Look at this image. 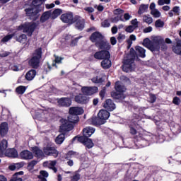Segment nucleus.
<instances>
[{
  "label": "nucleus",
  "instance_id": "f257e3e1",
  "mask_svg": "<svg viewBox=\"0 0 181 181\" xmlns=\"http://www.w3.org/2000/svg\"><path fill=\"white\" fill-rule=\"evenodd\" d=\"M90 40L93 43H95V46L100 49L110 50L111 45L110 42L104 40V37L98 32L93 33L90 36Z\"/></svg>",
  "mask_w": 181,
  "mask_h": 181
},
{
  "label": "nucleus",
  "instance_id": "f03ea898",
  "mask_svg": "<svg viewBox=\"0 0 181 181\" xmlns=\"http://www.w3.org/2000/svg\"><path fill=\"white\" fill-rule=\"evenodd\" d=\"M78 122V116L76 115L70 114L68 117V119H62L61 126L59 127L60 132H64L66 131H71L73 129V124Z\"/></svg>",
  "mask_w": 181,
  "mask_h": 181
},
{
  "label": "nucleus",
  "instance_id": "7ed1b4c3",
  "mask_svg": "<svg viewBox=\"0 0 181 181\" xmlns=\"http://www.w3.org/2000/svg\"><path fill=\"white\" fill-rule=\"evenodd\" d=\"M163 42V39L160 37H155L151 41L149 38H145L143 41L144 47H147L151 52H159L160 49V43Z\"/></svg>",
  "mask_w": 181,
  "mask_h": 181
},
{
  "label": "nucleus",
  "instance_id": "20e7f679",
  "mask_svg": "<svg viewBox=\"0 0 181 181\" xmlns=\"http://www.w3.org/2000/svg\"><path fill=\"white\" fill-rule=\"evenodd\" d=\"M156 136L149 133L148 134L139 135L137 136L135 145L137 148H144V146H148L149 142H155Z\"/></svg>",
  "mask_w": 181,
  "mask_h": 181
},
{
  "label": "nucleus",
  "instance_id": "39448f33",
  "mask_svg": "<svg viewBox=\"0 0 181 181\" xmlns=\"http://www.w3.org/2000/svg\"><path fill=\"white\" fill-rule=\"evenodd\" d=\"M46 0H33L32 2V5H33L34 7H30L25 9L26 15H28L30 19L33 21H36L37 18H39V11L37 10V8L36 6H39V5H42L43 2H45Z\"/></svg>",
  "mask_w": 181,
  "mask_h": 181
},
{
  "label": "nucleus",
  "instance_id": "423d86ee",
  "mask_svg": "<svg viewBox=\"0 0 181 181\" xmlns=\"http://www.w3.org/2000/svg\"><path fill=\"white\" fill-rule=\"evenodd\" d=\"M134 60L135 57L132 56L131 54L128 55L127 58H124L122 66L123 71L129 73V71H133V70H135V64L134 63Z\"/></svg>",
  "mask_w": 181,
  "mask_h": 181
},
{
  "label": "nucleus",
  "instance_id": "0eeeda50",
  "mask_svg": "<svg viewBox=\"0 0 181 181\" xmlns=\"http://www.w3.org/2000/svg\"><path fill=\"white\" fill-rule=\"evenodd\" d=\"M40 59H42V49L39 48L35 50L33 54V57L29 61V64L33 69H37L39 67V64H40Z\"/></svg>",
  "mask_w": 181,
  "mask_h": 181
},
{
  "label": "nucleus",
  "instance_id": "6e6552de",
  "mask_svg": "<svg viewBox=\"0 0 181 181\" xmlns=\"http://www.w3.org/2000/svg\"><path fill=\"white\" fill-rule=\"evenodd\" d=\"M36 23H25L18 27V30H23L24 33H27L28 36H32V33L35 32L36 29Z\"/></svg>",
  "mask_w": 181,
  "mask_h": 181
},
{
  "label": "nucleus",
  "instance_id": "1a4fd4ad",
  "mask_svg": "<svg viewBox=\"0 0 181 181\" xmlns=\"http://www.w3.org/2000/svg\"><path fill=\"white\" fill-rule=\"evenodd\" d=\"M78 141V142H81V144H83L84 145H86L88 149L93 148V146H94V143H93V141L91 140V139H88V137H86V136H75L73 139V141Z\"/></svg>",
  "mask_w": 181,
  "mask_h": 181
},
{
  "label": "nucleus",
  "instance_id": "9d476101",
  "mask_svg": "<svg viewBox=\"0 0 181 181\" xmlns=\"http://www.w3.org/2000/svg\"><path fill=\"white\" fill-rule=\"evenodd\" d=\"M81 91L85 95H93V94H95V93L98 92V88L93 87H87L84 86L81 88Z\"/></svg>",
  "mask_w": 181,
  "mask_h": 181
},
{
  "label": "nucleus",
  "instance_id": "9b49d317",
  "mask_svg": "<svg viewBox=\"0 0 181 181\" xmlns=\"http://www.w3.org/2000/svg\"><path fill=\"white\" fill-rule=\"evenodd\" d=\"M44 153L48 155L49 156H54V158H57L59 155V151L53 147L47 146L44 148Z\"/></svg>",
  "mask_w": 181,
  "mask_h": 181
},
{
  "label": "nucleus",
  "instance_id": "f8f14e48",
  "mask_svg": "<svg viewBox=\"0 0 181 181\" xmlns=\"http://www.w3.org/2000/svg\"><path fill=\"white\" fill-rule=\"evenodd\" d=\"M110 52L108 51H100L94 54L95 59H98V60H104L105 57H110Z\"/></svg>",
  "mask_w": 181,
  "mask_h": 181
},
{
  "label": "nucleus",
  "instance_id": "ddd939ff",
  "mask_svg": "<svg viewBox=\"0 0 181 181\" xmlns=\"http://www.w3.org/2000/svg\"><path fill=\"white\" fill-rule=\"evenodd\" d=\"M61 20L64 23H73V13H64L61 16Z\"/></svg>",
  "mask_w": 181,
  "mask_h": 181
},
{
  "label": "nucleus",
  "instance_id": "4468645a",
  "mask_svg": "<svg viewBox=\"0 0 181 181\" xmlns=\"http://www.w3.org/2000/svg\"><path fill=\"white\" fill-rule=\"evenodd\" d=\"M58 105L60 107H70L71 105V99L69 98H62L58 100Z\"/></svg>",
  "mask_w": 181,
  "mask_h": 181
},
{
  "label": "nucleus",
  "instance_id": "2eb2a0df",
  "mask_svg": "<svg viewBox=\"0 0 181 181\" xmlns=\"http://www.w3.org/2000/svg\"><path fill=\"white\" fill-rule=\"evenodd\" d=\"M20 158L25 160H29L30 159H33V153L28 150H25L20 153Z\"/></svg>",
  "mask_w": 181,
  "mask_h": 181
},
{
  "label": "nucleus",
  "instance_id": "dca6fc26",
  "mask_svg": "<svg viewBox=\"0 0 181 181\" xmlns=\"http://www.w3.org/2000/svg\"><path fill=\"white\" fill-rule=\"evenodd\" d=\"M84 113V110L83 107H72L69 108V114H72L73 115H81V114Z\"/></svg>",
  "mask_w": 181,
  "mask_h": 181
},
{
  "label": "nucleus",
  "instance_id": "f3484780",
  "mask_svg": "<svg viewBox=\"0 0 181 181\" xmlns=\"http://www.w3.org/2000/svg\"><path fill=\"white\" fill-rule=\"evenodd\" d=\"M103 107L105 110H107V111H114V110H115V104L111 99L106 100L103 104Z\"/></svg>",
  "mask_w": 181,
  "mask_h": 181
},
{
  "label": "nucleus",
  "instance_id": "a211bd4d",
  "mask_svg": "<svg viewBox=\"0 0 181 181\" xmlns=\"http://www.w3.org/2000/svg\"><path fill=\"white\" fill-rule=\"evenodd\" d=\"M75 101L78 103V104H87V103H88V98L85 94H79L75 97Z\"/></svg>",
  "mask_w": 181,
  "mask_h": 181
},
{
  "label": "nucleus",
  "instance_id": "6ab92c4d",
  "mask_svg": "<svg viewBox=\"0 0 181 181\" xmlns=\"http://www.w3.org/2000/svg\"><path fill=\"white\" fill-rule=\"evenodd\" d=\"M76 29H78V30H83V29H84V23H85L84 19L80 16H76Z\"/></svg>",
  "mask_w": 181,
  "mask_h": 181
},
{
  "label": "nucleus",
  "instance_id": "aec40b11",
  "mask_svg": "<svg viewBox=\"0 0 181 181\" xmlns=\"http://www.w3.org/2000/svg\"><path fill=\"white\" fill-rule=\"evenodd\" d=\"M57 162L56 160H49V161H45L43 163V166H45L46 168H49V169H52L54 173L57 172V168H56V164Z\"/></svg>",
  "mask_w": 181,
  "mask_h": 181
},
{
  "label": "nucleus",
  "instance_id": "412c9836",
  "mask_svg": "<svg viewBox=\"0 0 181 181\" xmlns=\"http://www.w3.org/2000/svg\"><path fill=\"white\" fill-rule=\"evenodd\" d=\"M98 117H99V118L103 121H107V119L110 118V112L105 110H101L98 113Z\"/></svg>",
  "mask_w": 181,
  "mask_h": 181
},
{
  "label": "nucleus",
  "instance_id": "4be33fe9",
  "mask_svg": "<svg viewBox=\"0 0 181 181\" xmlns=\"http://www.w3.org/2000/svg\"><path fill=\"white\" fill-rule=\"evenodd\" d=\"M94 132H95V129L90 127H86L83 130V136H85V138H89V136H91Z\"/></svg>",
  "mask_w": 181,
  "mask_h": 181
},
{
  "label": "nucleus",
  "instance_id": "5701e85b",
  "mask_svg": "<svg viewBox=\"0 0 181 181\" xmlns=\"http://www.w3.org/2000/svg\"><path fill=\"white\" fill-rule=\"evenodd\" d=\"M8 131H9V127H8V123H1L0 125V134L1 136H5L6 134H8Z\"/></svg>",
  "mask_w": 181,
  "mask_h": 181
},
{
  "label": "nucleus",
  "instance_id": "b1692460",
  "mask_svg": "<svg viewBox=\"0 0 181 181\" xmlns=\"http://www.w3.org/2000/svg\"><path fill=\"white\" fill-rule=\"evenodd\" d=\"M5 155L8 158H18V151L14 148H10L6 151Z\"/></svg>",
  "mask_w": 181,
  "mask_h": 181
},
{
  "label": "nucleus",
  "instance_id": "393cba45",
  "mask_svg": "<svg viewBox=\"0 0 181 181\" xmlns=\"http://www.w3.org/2000/svg\"><path fill=\"white\" fill-rule=\"evenodd\" d=\"M8 148V141L6 140H3L0 143V157L4 156L6 148Z\"/></svg>",
  "mask_w": 181,
  "mask_h": 181
},
{
  "label": "nucleus",
  "instance_id": "a878e982",
  "mask_svg": "<svg viewBox=\"0 0 181 181\" xmlns=\"http://www.w3.org/2000/svg\"><path fill=\"white\" fill-rule=\"evenodd\" d=\"M36 76V70L35 69H31L27 74H25V78L28 81H32L33 78Z\"/></svg>",
  "mask_w": 181,
  "mask_h": 181
},
{
  "label": "nucleus",
  "instance_id": "bb28decb",
  "mask_svg": "<svg viewBox=\"0 0 181 181\" xmlns=\"http://www.w3.org/2000/svg\"><path fill=\"white\" fill-rule=\"evenodd\" d=\"M32 151L37 158H43L45 156V153L39 147H32Z\"/></svg>",
  "mask_w": 181,
  "mask_h": 181
},
{
  "label": "nucleus",
  "instance_id": "cd10ccee",
  "mask_svg": "<svg viewBox=\"0 0 181 181\" xmlns=\"http://www.w3.org/2000/svg\"><path fill=\"white\" fill-rule=\"evenodd\" d=\"M101 66L103 69H107L111 67V60H110V57H105L101 62Z\"/></svg>",
  "mask_w": 181,
  "mask_h": 181
},
{
  "label": "nucleus",
  "instance_id": "c85d7f7f",
  "mask_svg": "<svg viewBox=\"0 0 181 181\" xmlns=\"http://www.w3.org/2000/svg\"><path fill=\"white\" fill-rule=\"evenodd\" d=\"M50 16H52V12L51 11H45L40 18V22L41 23H45V22L49 21L50 18Z\"/></svg>",
  "mask_w": 181,
  "mask_h": 181
},
{
  "label": "nucleus",
  "instance_id": "c756f323",
  "mask_svg": "<svg viewBox=\"0 0 181 181\" xmlns=\"http://www.w3.org/2000/svg\"><path fill=\"white\" fill-rule=\"evenodd\" d=\"M93 125H103V124L105 122L103 119L100 118V117L98 116V117H92L91 119Z\"/></svg>",
  "mask_w": 181,
  "mask_h": 181
},
{
  "label": "nucleus",
  "instance_id": "7c9ffc66",
  "mask_svg": "<svg viewBox=\"0 0 181 181\" xmlns=\"http://www.w3.org/2000/svg\"><path fill=\"white\" fill-rule=\"evenodd\" d=\"M173 52L175 54H181V40H178L176 45L173 47Z\"/></svg>",
  "mask_w": 181,
  "mask_h": 181
},
{
  "label": "nucleus",
  "instance_id": "2f4dec72",
  "mask_svg": "<svg viewBox=\"0 0 181 181\" xmlns=\"http://www.w3.org/2000/svg\"><path fill=\"white\" fill-rule=\"evenodd\" d=\"M115 88L117 93H124L126 90L125 86H122L119 81L115 83Z\"/></svg>",
  "mask_w": 181,
  "mask_h": 181
},
{
  "label": "nucleus",
  "instance_id": "473e14b6",
  "mask_svg": "<svg viewBox=\"0 0 181 181\" xmlns=\"http://www.w3.org/2000/svg\"><path fill=\"white\" fill-rule=\"evenodd\" d=\"M148 8H149V5L141 4L139 8L138 14L142 15L143 13L148 12Z\"/></svg>",
  "mask_w": 181,
  "mask_h": 181
},
{
  "label": "nucleus",
  "instance_id": "72a5a7b5",
  "mask_svg": "<svg viewBox=\"0 0 181 181\" xmlns=\"http://www.w3.org/2000/svg\"><path fill=\"white\" fill-rule=\"evenodd\" d=\"M23 175V171L16 173L9 181H22V177L19 175Z\"/></svg>",
  "mask_w": 181,
  "mask_h": 181
},
{
  "label": "nucleus",
  "instance_id": "f704fd0d",
  "mask_svg": "<svg viewBox=\"0 0 181 181\" xmlns=\"http://www.w3.org/2000/svg\"><path fill=\"white\" fill-rule=\"evenodd\" d=\"M17 42H19L20 43H22L23 45H28V37H26V35L23 34L20 35L16 39Z\"/></svg>",
  "mask_w": 181,
  "mask_h": 181
},
{
  "label": "nucleus",
  "instance_id": "c9c22d12",
  "mask_svg": "<svg viewBox=\"0 0 181 181\" xmlns=\"http://www.w3.org/2000/svg\"><path fill=\"white\" fill-rule=\"evenodd\" d=\"M172 125L171 131L174 132L175 134H180L181 126L176 123H173Z\"/></svg>",
  "mask_w": 181,
  "mask_h": 181
},
{
  "label": "nucleus",
  "instance_id": "e433bc0d",
  "mask_svg": "<svg viewBox=\"0 0 181 181\" xmlns=\"http://www.w3.org/2000/svg\"><path fill=\"white\" fill-rule=\"evenodd\" d=\"M145 49L142 48L141 47H136V53H137L140 57H145Z\"/></svg>",
  "mask_w": 181,
  "mask_h": 181
},
{
  "label": "nucleus",
  "instance_id": "4c0bfd02",
  "mask_svg": "<svg viewBox=\"0 0 181 181\" xmlns=\"http://www.w3.org/2000/svg\"><path fill=\"white\" fill-rule=\"evenodd\" d=\"M21 168H23V163H14L9 165L8 169H10V170H16V169H21Z\"/></svg>",
  "mask_w": 181,
  "mask_h": 181
},
{
  "label": "nucleus",
  "instance_id": "58836bf2",
  "mask_svg": "<svg viewBox=\"0 0 181 181\" xmlns=\"http://www.w3.org/2000/svg\"><path fill=\"white\" fill-rule=\"evenodd\" d=\"M62 12L63 11L62 9L57 8L52 12V13H51V17L52 19H56L57 16H60V15H62Z\"/></svg>",
  "mask_w": 181,
  "mask_h": 181
},
{
  "label": "nucleus",
  "instance_id": "ea45409f",
  "mask_svg": "<svg viewBox=\"0 0 181 181\" xmlns=\"http://www.w3.org/2000/svg\"><path fill=\"white\" fill-rule=\"evenodd\" d=\"M143 22L147 23V25H151L153 22V18L148 15H144L143 16Z\"/></svg>",
  "mask_w": 181,
  "mask_h": 181
},
{
  "label": "nucleus",
  "instance_id": "a19ab883",
  "mask_svg": "<svg viewBox=\"0 0 181 181\" xmlns=\"http://www.w3.org/2000/svg\"><path fill=\"white\" fill-rule=\"evenodd\" d=\"M25 91H26V87L23 86H20L16 88V93L17 94H25Z\"/></svg>",
  "mask_w": 181,
  "mask_h": 181
},
{
  "label": "nucleus",
  "instance_id": "79ce46f5",
  "mask_svg": "<svg viewBox=\"0 0 181 181\" xmlns=\"http://www.w3.org/2000/svg\"><path fill=\"white\" fill-rule=\"evenodd\" d=\"M64 141V134H59L55 139L56 144H58L59 145L63 144Z\"/></svg>",
  "mask_w": 181,
  "mask_h": 181
},
{
  "label": "nucleus",
  "instance_id": "37998d69",
  "mask_svg": "<svg viewBox=\"0 0 181 181\" xmlns=\"http://www.w3.org/2000/svg\"><path fill=\"white\" fill-rule=\"evenodd\" d=\"M112 22L113 23H117V22H119V21H121L122 22H125V20L122 18V16H115V17L111 18Z\"/></svg>",
  "mask_w": 181,
  "mask_h": 181
},
{
  "label": "nucleus",
  "instance_id": "c03bdc74",
  "mask_svg": "<svg viewBox=\"0 0 181 181\" xmlns=\"http://www.w3.org/2000/svg\"><path fill=\"white\" fill-rule=\"evenodd\" d=\"M151 15H152L153 18H160L161 13L160 11H159V10L156 9L151 11Z\"/></svg>",
  "mask_w": 181,
  "mask_h": 181
},
{
  "label": "nucleus",
  "instance_id": "a18cd8bd",
  "mask_svg": "<svg viewBox=\"0 0 181 181\" xmlns=\"http://www.w3.org/2000/svg\"><path fill=\"white\" fill-rule=\"evenodd\" d=\"M43 177H49V173L45 170H41L40 172V175H38V178L43 179Z\"/></svg>",
  "mask_w": 181,
  "mask_h": 181
},
{
  "label": "nucleus",
  "instance_id": "49530a36",
  "mask_svg": "<svg viewBox=\"0 0 181 181\" xmlns=\"http://www.w3.org/2000/svg\"><path fill=\"white\" fill-rule=\"evenodd\" d=\"M113 13L115 16H122V13H124V10L121 8H117L114 10Z\"/></svg>",
  "mask_w": 181,
  "mask_h": 181
},
{
  "label": "nucleus",
  "instance_id": "de8ad7c7",
  "mask_svg": "<svg viewBox=\"0 0 181 181\" xmlns=\"http://www.w3.org/2000/svg\"><path fill=\"white\" fill-rule=\"evenodd\" d=\"M170 4V0H158V5L162 6L163 5H169Z\"/></svg>",
  "mask_w": 181,
  "mask_h": 181
},
{
  "label": "nucleus",
  "instance_id": "09e8293b",
  "mask_svg": "<svg viewBox=\"0 0 181 181\" xmlns=\"http://www.w3.org/2000/svg\"><path fill=\"white\" fill-rule=\"evenodd\" d=\"M112 97L115 100H120L122 98V94L114 92L112 93Z\"/></svg>",
  "mask_w": 181,
  "mask_h": 181
},
{
  "label": "nucleus",
  "instance_id": "8fccbe9b",
  "mask_svg": "<svg viewBox=\"0 0 181 181\" xmlns=\"http://www.w3.org/2000/svg\"><path fill=\"white\" fill-rule=\"evenodd\" d=\"M92 81L95 83H103V78L100 76H95L92 78Z\"/></svg>",
  "mask_w": 181,
  "mask_h": 181
},
{
  "label": "nucleus",
  "instance_id": "3c124183",
  "mask_svg": "<svg viewBox=\"0 0 181 181\" xmlns=\"http://www.w3.org/2000/svg\"><path fill=\"white\" fill-rule=\"evenodd\" d=\"M15 36V35L13 34H10L8 35L5 36L2 40L1 42H8V40H11V39H12V37Z\"/></svg>",
  "mask_w": 181,
  "mask_h": 181
},
{
  "label": "nucleus",
  "instance_id": "603ef678",
  "mask_svg": "<svg viewBox=\"0 0 181 181\" xmlns=\"http://www.w3.org/2000/svg\"><path fill=\"white\" fill-rule=\"evenodd\" d=\"M163 25H164L163 21L160 20H157L156 21V24H155L156 28H163Z\"/></svg>",
  "mask_w": 181,
  "mask_h": 181
},
{
  "label": "nucleus",
  "instance_id": "864d4df0",
  "mask_svg": "<svg viewBox=\"0 0 181 181\" xmlns=\"http://www.w3.org/2000/svg\"><path fill=\"white\" fill-rule=\"evenodd\" d=\"M135 29H136V28H135L133 25H129L127 28H126V32H127L128 33H132V32L134 30H135Z\"/></svg>",
  "mask_w": 181,
  "mask_h": 181
},
{
  "label": "nucleus",
  "instance_id": "5fc2aeb1",
  "mask_svg": "<svg viewBox=\"0 0 181 181\" xmlns=\"http://www.w3.org/2000/svg\"><path fill=\"white\" fill-rule=\"evenodd\" d=\"M37 164V161L36 160H32L28 163V169H33L35 165Z\"/></svg>",
  "mask_w": 181,
  "mask_h": 181
},
{
  "label": "nucleus",
  "instance_id": "6e6d98bb",
  "mask_svg": "<svg viewBox=\"0 0 181 181\" xmlns=\"http://www.w3.org/2000/svg\"><path fill=\"white\" fill-rule=\"evenodd\" d=\"M173 12H174V13H175V15H180V8L179 6H177L173 7Z\"/></svg>",
  "mask_w": 181,
  "mask_h": 181
},
{
  "label": "nucleus",
  "instance_id": "4d7b16f0",
  "mask_svg": "<svg viewBox=\"0 0 181 181\" xmlns=\"http://www.w3.org/2000/svg\"><path fill=\"white\" fill-rule=\"evenodd\" d=\"M81 37H82L81 36H79V37L75 38L74 40H72L71 43V46H76V45H77V42H78V40H80V39H81Z\"/></svg>",
  "mask_w": 181,
  "mask_h": 181
},
{
  "label": "nucleus",
  "instance_id": "13d9d810",
  "mask_svg": "<svg viewBox=\"0 0 181 181\" xmlns=\"http://www.w3.org/2000/svg\"><path fill=\"white\" fill-rule=\"evenodd\" d=\"M173 104L179 105L180 104V99L178 97H175L173 100Z\"/></svg>",
  "mask_w": 181,
  "mask_h": 181
},
{
  "label": "nucleus",
  "instance_id": "bf43d9fd",
  "mask_svg": "<svg viewBox=\"0 0 181 181\" xmlns=\"http://www.w3.org/2000/svg\"><path fill=\"white\" fill-rule=\"evenodd\" d=\"M84 11H86L88 13H93V12H94V8L86 7L84 8Z\"/></svg>",
  "mask_w": 181,
  "mask_h": 181
},
{
  "label": "nucleus",
  "instance_id": "052dcab7",
  "mask_svg": "<svg viewBox=\"0 0 181 181\" xmlns=\"http://www.w3.org/2000/svg\"><path fill=\"white\" fill-rule=\"evenodd\" d=\"M102 26L103 28H110V22H108V21L105 20L103 23H102Z\"/></svg>",
  "mask_w": 181,
  "mask_h": 181
},
{
  "label": "nucleus",
  "instance_id": "680f3d73",
  "mask_svg": "<svg viewBox=\"0 0 181 181\" xmlns=\"http://www.w3.org/2000/svg\"><path fill=\"white\" fill-rule=\"evenodd\" d=\"M79 180L80 174H75L71 178V181H78Z\"/></svg>",
  "mask_w": 181,
  "mask_h": 181
},
{
  "label": "nucleus",
  "instance_id": "e2e57ef3",
  "mask_svg": "<svg viewBox=\"0 0 181 181\" xmlns=\"http://www.w3.org/2000/svg\"><path fill=\"white\" fill-rule=\"evenodd\" d=\"M117 40H119V42H122V40H125V35L119 34L117 37Z\"/></svg>",
  "mask_w": 181,
  "mask_h": 181
},
{
  "label": "nucleus",
  "instance_id": "0e129e2a",
  "mask_svg": "<svg viewBox=\"0 0 181 181\" xmlns=\"http://www.w3.org/2000/svg\"><path fill=\"white\" fill-rule=\"evenodd\" d=\"M132 26L134 28H138V19L135 18L131 21Z\"/></svg>",
  "mask_w": 181,
  "mask_h": 181
},
{
  "label": "nucleus",
  "instance_id": "69168bd1",
  "mask_svg": "<svg viewBox=\"0 0 181 181\" xmlns=\"http://www.w3.org/2000/svg\"><path fill=\"white\" fill-rule=\"evenodd\" d=\"M124 21H129V19H131L132 18V16H131V15H129V13H126L124 14Z\"/></svg>",
  "mask_w": 181,
  "mask_h": 181
},
{
  "label": "nucleus",
  "instance_id": "338daca9",
  "mask_svg": "<svg viewBox=\"0 0 181 181\" xmlns=\"http://www.w3.org/2000/svg\"><path fill=\"white\" fill-rule=\"evenodd\" d=\"M76 155V152L71 151L67 153V158H73Z\"/></svg>",
  "mask_w": 181,
  "mask_h": 181
},
{
  "label": "nucleus",
  "instance_id": "774afa93",
  "mask_svg": "<svg viewBox=\"0 0 181 181\" xmlns=\"http://www.w3.org/2000/svg\"><path fill=\"white\" fill-rule=\"evenodd\" d=\"M156 101V96L155 95L150 94V102L155 103Z\"/></svg>",
  "mask_w": 181,
  "mask_h": 181
}]
</instances>
